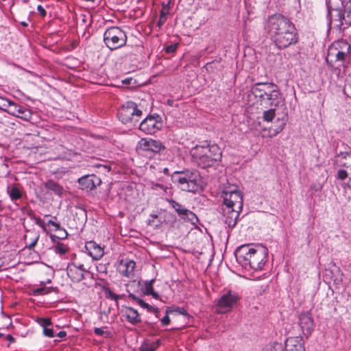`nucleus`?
<instances>
[{
    "label": "nucleus",
    "instance_id": "obj_45",
    "mask_svg": "<svg viewBox=\"0 0 351 351\" xmlns=\"http://www.w3.org/2000/svg\"><path fill=\"white\" fill-rule=\"evenodd\" d=\"M172 310H173V313H174V312L178 313L180 315H183L185 316L188 315L187 312L186 311V310L184 308L177 307Z\"/></svg>",
    "mask_w": 351,
    "mask_h": 351
},
{
    "label": "nucleus",
    "instance_id": "obj_41",
    "mask_svg": "<svg viewBox=\"0 0 351 351\" xmlns=\"http://www.w3.org/2000/svg\"><path fill=\"white\" fill-rule=\"evenodd\" d=\"M348 177V173L346 170L340 169L337 171L336 178L340 180H344Z\"/></svg>",
    "mask_w": 351,
    "mask_h": 351
},
{
    "label": "nucleus",
    "instance_id": "obj_1",
    "mask_svg": "<svg viewBox=\"0 0 351 351\" xmlns=\"http://www.w3.org/2000/svg\"><path fill=\"white\" fill-rule=\"evenodd\" d=\"M268 32L278 49H285L298 42L295 25L282 14H274L269 18Z\"/></svg>",
    "mask_w": 351,
    "mask_h": 351
},
{
    "label": "nucleus",
    "instance_id": "obj_46",
    "mask_svg": "<svg viewBox=\"0 0 351 351\" xmlns=\"http://www.w3.org/2000/svg\"><path fill=\"white\" fill-rule=\"evenodd\" d=\"M151 187L152 189H155V187H158L164 191H166L167 189V186H165L162 184L160 183H155L154 182H151Z\"/></svg>",
    "mask_w": 351,
    "mask_h": 351
},
{
    "label": "nucleus",
    "instance_id": "obj_22",
    "mask_svg": "<svg viewBox=\"0 0 351 351\" xmlns=\"http://www.w3.org/2000/svg\"><path fill=\"white\" fill-rule=\"evenodd\" d=\"M85 248L88 254L95 260H99L104 256V249L94 241L86 242Z\"/></svg>",
    "mask_w": 351,
    "mask_h": 351
},
{
    "label": "nucleus",
    "instance_id": "obj_7",
    "mask_svg": "<svg viewBox=\"0 0 351 351\" xmlns=\"http://www.w3.org/2000/svg\"><path fill=\"white\" fill-rule=\"evenodd\" d=\"M127 38L126 33L117 26L108 28L104 34V41L111 51L125 46Z\"/></svg>",
    "mask_w": 351,
    "mask_h": 351
},
{
    "label": "nucleus",
    "instance_id": "obj_16",
    "mask_svg": "<svg viewBox=\"0 0 351 351\" xmlns=\"http://www.w3.org/2000/svg\"><path fill=\"white\" fill-rule=\"evenodd\" d=\"M299 324L303 334L306 337L310 336L315 326L311 313L308 311L300 313L299 315Z\"/></svg>",
    "mask_w": 351,
    "mask_h": 351
},
{
    "label": "nucleus",
    "instance_id": "obj_57",
    "mask_svg": "<svg viewBox=\"0 0 351 351\" xmlns=\"http://www.w3.org/2000/svg\"><path fill=\"white\" fill-rule=\"evenodd\" d=\"M154 219H149L148 220V224H149V225H151V226H152V225H154Z\"/></svg>",
    "mask_w": 351,
    "mask_h": 351
},
{
    "label": "nucleus",
    "instance_id": "obj_39",
    "mask_svg": "<svg viewBox=\"0 0 351 351\" xmlns=\"http://www.w3.org/2000/svg\"><path fill=\"white\" fill-rule=\"evenodd\" d=\"M167 12H165L164 10H162L160 14L159 20L157 22V26L158 27H161L163 24L165 23L167 20Z\"/></svg>",
    "mask_w": 351,
    "mask_h": 351
},
{
    "label": "nucleus",
    "instance_id": "obj_62",
    "mask_svg": "<svg viewBox=\"0 0 351 351\" xmlns=\"http://www.w3.org/2000/svg\"><path fill=\"white\" fill-rule=\"evenodd\" d=\"M55 237H56L55 235H51V238L52 241H55L54 240Z\"/></svg>",
    "mask_w": 351,
    "mask_h": 351
},
{
    "label": "nucleus",
    "instance_id": "obj_58",
    "mask_svg": "<svg viewBox=\"0 0 351 351\" xmlns=\"http://www.w3.org/2000/svg\"><path fill=\"white\" fill-rule=\"evenodd\" d=\"M7 339L11 342L14 341V338L11 335H8Z\"/></svg>",
    "mask_w": 351,
    "mask_h": 351
},
{
    "label": "nucleus",
    "instance_id": "obj_26",
    "mask_svg": "<svg viewBox=\"0 0 351 351\" xmlns=\"http://www.w3.org/2000/svg\"><path fill=\"white\" fill-rule=\"evenodd\" d=\"M343 29L347 28L351 25V2H347L344 5L343 11Z\"/></svg>",
    "mask_w": 351,
    "mask_h": 351
},
{
    "label": "nucleus",
    "instance_id": "obj_5",
    "mask_svg": "<svg viewBox=\"0 0 351 351\" xmlns=\"http://www.w3.org/2000/svg\"><path fill=\"white\" fill-rule=\"evenodd\" d=\"M171 180L184 191L195 193L200 188L201 176L197 170L176 171L171 176Z\"/></svg>",
    "mask_w": 351,
    "mask_h": 351
},
{
    "label": "nucleus",
    "instance_id": "obj_61",
    "mask_svg": "<svg viewBox=\"0 0 351 351\" xmlns=\"http://www.w3.org/2000/svg\"><path fill=\"white\" fill-rule=\"evenodd\" d=\"M104 167V168L107 169L108 171L110 170V167L109 166H106L105 165Z\"/></svg>",
    "mask_w": 351,
    "mask_h": 351
},
{
    "label": "nucleus",
    "instance_id": "obj_44",
    "mask_svg": "<svg viewBox=\"0 0 351 351\" xmlns=\"http://www.w3.org/2000/svg\"><path fill=\"white\" fill-rule=\"evenodd\" d=\"M178 47V44H173L167 46L165 49V51L168 53H171L176 51Z\"/></svg>",
    "mask_w": 351,
    "mask_h": 351
},
{
    "label": "nucleus",
    "instance_id": "obj_6",
    "mask_svg": "<svg viewBox=\"0 0 351 351\" xmlns=\"http://www.w3.org/2000/svg\"><path fill=\"white\" fill-rule=\"evenodd\" d=\"M143 115V111L138 105L132 101H127L119 109L117 117L119 119L129 126L136 125Z\"/></svg>",
    "mask_w": 351,
    "mask_h": 351
},
{
    "label": "nucleus",
    "instance_id": "obj_47",
    "mask_svg": "<svg viewBox=\"0 0 351 351\" xmlns=\"http://www.w3.org/2000/svg\"><path fill=\"white\" fill-rule=\"evenodd\" d=\"M48 224L53 226L55 228L56 230H62V228L60 227V225L59 223H57L53 220H49L48 221Z\"/></svg>",
    "mask_w": 351,
    "mask_h": 351
},
{
    "label": "nucleus",
    "instance_id": "obj_53",
    "mask_svg": "<svg viewBox=\"0 0 351 351\" xmlns=\"http://www.w3.org/2000/svg\"><path fill=\"white\" fill-rule=\"evenodd\" d=\"M33 219L35 220V222L37 225H40L41 223V219L39 217H34Z\"/></svg>",
    "mask_w": 351,
    "mask_h": 351
},
{
    "label": "nucleus",
    "instance_id": "obj_51",
    "mask_svg": "<svg viewBox=\"0 0 351 351\" xmlns=\"http://www.w3.org/2000/svg\"><path fill=\"white\" fill-rule=\"evenodd\" d=\"M78 215L86 218V210L84 208H80L79 210Z\"/></svg>",
    "mask_w": 351,
    "mask_h": 351
},
{
    "label": "nucleus",
    "instance_id": "obj_19",
    "mask_svg": "<svg viewBox=\"0 0 351 351\" xmlns=\"http://www.w3.org/2000/svg\"><path fill=\"white\" fill-rule=\"evenodd\" d=\"M224 222L229 228H232L235 226L238 220L240 210L224 208H223Z\"/></svg>",
    "mask_w": 351,
    "mask_h": 351
},
{
    "label": "nucleus",
    "instance_id": "obj_30",
    "mask_svg": "<svg viewBox=\"0 0 351 351\" xmlns=\"http://www.w3.org/2000/svg\"><path fill=\"white\" fill-rule=\"evenodd\" d=\"M160 343V341L157 340L156 342H144L143 343L140 348V351H156L157 348L158 347Z\"/></svg>",
    "mask_w": 351,
    "mask_h": 351
},
{
    "label": "nucleus",
    "instance_id": "obj_36",
    "mask_svg": "<svg viewBox=\"0 0 351 351\" xmlns=\"http://www.w3.org/2000/svg\"><path fill=\"white\" fill-rule=\"evenodd\" d=\"M106 298H110V300H114L117 302L119 299L123 298L124 295H117L112 292L109 288H106L104 290Z\"/></svg>",
    "mask_w": 351,
    "mask_h": 351
},
{
    "label": "nucleus",
    "instance_id": "obj_33",
    "mask_svg": "<svg viewBox=\"0 0 351 351\" xmlns=\"http://www.w3.org/2000/svg\"><path fill=\"white\" fill-rule=\"evenodd\" d=\"M19 106L20 105L10 100L8 107H7L5 112L11 115L16 116V113L18 112V108Z\"/></svg>",
    "mask_w": 351,
    "mask_h": 351
},
{
    "label": "nucleus",
    "instance_id": "obj_27",
    "mask_svg": "<svg viewBox=\"0 0 351 351\" xmlns=\"http://www.w3.org/2000/svg\"><path fill=\"white\" fill-rule=\"evenodd\" d=\"M129 298L133 300L134 301L136 302V303L141 307L147 308V311L149 312H154L155 313H158L159 312V310L158 308H154L153 306H150L149 304L145 302L143 300L136 297L133 293H130Z\"/></svg>",
    "mask_w": 351,
    "mask_h": 351
},
{
    "label": "nucleus",
    "instance_id": "obj_31",
    "mask_svg": "<svg viewBox=\"0 0 351 351\" xmlns=\"http://www.w3.org/2000/svg\"><path fill=\"white\" fill-rule=\"evenodd\" d=\"M287 120V115L285 114L282 118H278L277 119L278 122H279V125L276 126V128H274V132L275 134H277L282 132L286 125V122Z\"/></svg>",
    "mask_w": 351,
    "mask_h": 351
},
{
    "label": "nucleus",
    "instance_id": "obj_28",
    "mask_svg": "<svg viewBox=\"0 0 351 351\" xmlns=\"http://www.w3.org/2000/svg\"><path fill=\"white\" fill-rule=\"evenodd\" d=\"M15 117L29 121H31L32 118V113L30 110L27 109L24 106L20 105L19 108H18V112Z\"/></svg>",
    "mask_w": 351,
    "mask_h": 351
},
{
    "label": "nucleus",
    "instance_id": "obj_42",
    "mask_svg": "<svg viewBox=\"0 0 351 351\" xmlns=\"http://www.w3.org/2000/svg\"><path fill=\"white\" fill-rule=\"evenodd\" d=\"M9 102V99L0 97V109L5 112L7 107H8Z\"/></svg>",
    "mask_w": 351,
    "mask_h": 351
},
{
    "label": "nucleus",
    "instance_id": "obj_29",
    "mask_svg": "<svg viewBox=\"0 0 351 351\" xmlns=\"http://www.w3.org/2000/svg\"><path fill=\"white\" fill-rule=\"evenodd\" d=\"M39 237H40V234H38V232H30L29 234L28 235H25L24 237L25 239L27 240L28 238H29L30 239V242L29 243H27L26 244V247L29 250H32L34 249V247H35V245H36L38 239H39Z\"/></svg>",
    "mask_w": 351,
    "mask_h": 351
},
{
    "label": "nucleus",
    "instance_id": "obj_14",
    "mask_svg": "<svg viewBox=\"0 0 351 351\" xmlns=\"http://www.w3.org/2000/svg\"><path fill=\"white\" fill-rule=\"evenodd\" d=\"M239 296L237 293L232 291H228L224 293L218 302L217 306L221 313H226L232 308L237 304Z\"/></svg>",
    "mask_w": 351,
    "mask_h": 351
},
{
    "label": "nucleus",
    "instance_id": "obj_34",
    "mask_svg": "<svg viewBox=\"0 0 351 351\" xmlns=\"http://www.w3.org/2000/svg\"><path fill=\"white\" fill-rule=\"evenodd\" d=\"M69 248L68 247L67 245L60 242H58L57 245L54 247L55 252L60 255L65 254L66 252H69Z\"/></svg>",
    "mask_w": 351,
    "mask_h": 351
},
{
    "label": "nucleus",
    "instance_id": "obj_4",
    "mask_svg": "<svg viewBox=\"0 0 351 351\" xmlns=\"http://www.w3.org/2000/svg\"><path fill=\"white\" fill-rule=\"evenodd\" d=\"M351 56V45L346 40H338L333 42L328 49L326 58V63L330 67L344 66Z\"/></svg>",
    "mask_w": 351,
    "mask_h": 351
},
{
    "label": "nucleus",
    "instance_id": "obj_59",
    "mask_svg": "<svg viewBox=\"0 0 351 351\" xmlns=\"http://www.w3.org/2000/svg\"><path fill=\"white\" fill-rule=\"evenodd\" d=\"M150 217H152V219H157L158 218V215L156 214H152L150 215Z\"/></svg>",
    "mask_w": 351,
    "mask_h": 351
},
{
    "label": "nucleus",
    "instance_id": "obj_15",
    "mask_svg": "<svg viewBox=\"0 0 351 351\" xmlns=\"http://www.w3.org/2000/svg\"><path fill=\"white\" fill-rule=\"evenodd\" d=\"M77 183L80 189L89 192L99 186L101 184V180L94 174L86 175L80 178Z\"/></svg>",
    "mask_w": 351,
    "mask_h": 351
},
{
    "label": "nucleus",
    "instance_id": "obj_11",
    "mask_svg": "<svg viewBox=\"0 0 351 351\" xmlns=\"http://www.w3.org/2000/svg\"><path fill=\"white\" fill-rule=\"evenodd\" d=\"M167 202L171 205L174 210L182 219L190 221L193 224L198 222L199 219L196 215L180 203L173 199H167Z\"/></svg>",
    "mask_w": 351,
    "mask_h": 351
},
{
    "label": "nucleus",
    "instance_id": "obj_37",
    "mask_svg": "<svg viewBox=\"0 0 351 351\" xmlns=\"http://www.w3.org/2000/svg\"><path fill=\"white\" fill-rule=\"evenodd\" d=\"M275 109H269L263 112V119L265 121H271L275 117Z\"/></svg>",
    "mask_w": 351,
    "mask_h": 351
},
{
    "label": "nucleus",
    "instance_id": "obj_49",
    "mask_svg": "<svg viewBox=\"0 0 351 351\" xmlns=\"http://www.w3.org/2000/svg\"><path fill=\"white\" fill-rule=\"evenodd\" d=\"M94 332L99 336L103 335L104 333H106L107 332H105L102 328H95Z\"/></svg>",
    "mask_w": 351,
    "mask_h": 351
},
{
    "label": "nucleus",
    "instance_id": "obj_23",
    "mask_svg": "<svg viewBox=\"0 0 351 351\" xmlns=\"http://www.w3.org/2000/svg\"><path fill=\"white\" fill-rule=\"evenodd\" d=\"M36 322L43 327V335L48 337H53L55 336L53 330L52 328H50L52 325L51 319L49 317H38L36 319Z\"/></svg>",
    "mask_w": 351,
    "mask_h": 351
},
{
    "label": "nucleus",
    "instance_id": "obj_60",
    "mask_svg": "<svg viewBox=\"0 0 351 351\" xmlns=\"http://www.w3.org/2000/svg\"><path fill=\"white\" fill-rule=\"evenodd\" d=\"M21 24L24 26V27H27V23L26 22H21Z\"/></svg>",
    "mask_w": 351,
    "mask_h": 351
},
{
    "label": "nucleus",
    "instance_id": "obj_21",
    "mask_svg": "<svg viewBox=\"0 0 351 351\" xmlns=\"http://www.w3.org/2000/svg\"><path fill=\"white\" fill-rule=\"evenodd\" d=\"M304 341L302 337H292L287 339V351H305Z\"/></svg>",
    "mask_w": 351,
    "mask_h": 351
},
{
    "label": "nucleus",
    "instance_id": "obj_50",
    "mask_svg": "<svg viewBox=\"0 0 351 351\" xmlns=\"http://www.w3.org/2000/svg\"><path fill=\"white\" fill-rule=\"evenodd\" d=\"M61 230H62L63 232L60 234V236L58 237V238L60 239H64L66 238L68 234H67V232H66V230L62 228Z\"/></svg>",
    "mask_w": 351,
    "mask_h": 351
},
{
    "label": "nucleus",
    "instance_id": "obj_18",
    "mask_svg": "<svg viewBox=\"0 0 351 351\" xmlns=\"http://www.w3.org/2000/svg\"><path fill=\"white\" fill-rule=\"evenodd\" d=\"M135 266V262L132 260H122L119 265L118 271L121 275L132 278L134 276Z\"/></svg>",
    "mask_w": 351,
    "mask_h": 351
},
{
    "label": "nucleus",
    "instance_id": "obj_12",
    "mask_svg": "<svg viewBox=\"0 0 351 351\" xmlns=\"http://www.w3.org/2000/svg\"><path fill=\"white\" fill-rule=\"evenodd\" d=\"M138 147L150 154H159L165 149V145L158 140L143 138L138 143Z\"/></svg>",
    "mask_w": 351,
    "mask_h": 351
},
{
    "label": "nucleus",
    "instance_id": "obj_40",
    "mask_svg": "<svg viewBox=\"0 0 351 351\" xmlns=\"http://www.w3.org/2000/svg\"><path fill=\"white\" fill-rule=\"evenodd\" d=\"M154 280L152 279L151 280H149V282H146L145 284V293L146 295H149L150 293H152L153 292V290H154V288H153V282H154Z\"/></svg>",
    "mask_w": 351,
    "mask_h": 351
},
{
    "label": "nucleus",
    "instance_id": "obj_3",
    "mask_svg": "<svg viewBox=\"0 0 351 351\" xmlns=\"http://www.w3.org/2000/svg\"><path fill=\"white\" fill-rule=\"evenodd\" d=\"M190 154L197 165L202 169L217 165L222 155L217 145H210L207 142L195 145L191 149Z\"/></svg>",
    "mask_w": 351,
    "mask_h": 351
},
{
    "label": "nucleus",
    "instance_id": "obj_38",
    "mask_svg": "<svg viewBox=\"0 0 351 351\" xmlns=\"http://www.w3.org/2000/svg\"><path fill=\"white\" fill-rule=\"evenodd\" d=\"M173 313V310L171 308H167L165 311V316L161 319L162 324L163 326H167L170 323V319L169 315Z\"/></svg>",
    "mask_w": 351,
    "mask_h": 351
},
{
    "label": "nucleus",
    "instance_id": "obj_13",
    "mask_svg": "<svg viewBox=\"0 0 351 351\" xmlns=\"http://www.w3.org/2000/svg\"><path fill=\"white\" fill-rule=\"evenodd\" d=\"M68 277L73 282L77 283L82 281L86 276H90V273L84 268V265H76L74 263H69L66 267Z\"/></svg>",
    "mask_w": 351,
    "mask_h": 351
},
{
    "label": "nucleus",
    "instance_id": "obj_20",
    "mask_svg": "<svg viewBox=\"0 0 351 351\" xmlns=\"http://www.w3.org/2000/svg\"><path fill=\"white\" fill-rule=\"evenodd\" d=\"M334 165L340 168L351 169L350 153L348 152H341L335 156Z\"/></svg>",
    "mask_w": 351,
    "mask_h": 351
},
{
    "label": "nucleus",
    "instance_id": "obj_17",
    "mask_svg": "<svg viewBox=\"0 0 351 351\" xmlns=\"http://www.w3.org/2000/svg\"><path fill=\"white\" fill-rule=\"evenodd\" d=\"M328 19L331 25L333 24L337 29H341L343 26V11L341 9H329Z\"/></svg>",
    "mask_w": 351,
    "mask_h": 351
},
{
    "label": "nucleus",
    "instance_id": "obj_35",
    "mask_svg": "<svg viewBox=\"0 0 351 351\" xmlns=\"http://www.w3.org/2000/svg\"><path fill=\"white\" fill-rule=\"evenodd\" d=\"M53 289V287H47L45 286H43L41 287L34 289L33 293L34 295H45L50 293Z\"/></svg>",
    "mask_w": 351,
    "mask_h": 351
},
{
    "label": "nucleus",
    "instance_id": "obj_8",
    "mask_svg": "<svg viewBox=\"0 0 351 351\" xmlns=\"http://www.w3.org/2000/svg\"><path fill=\"white\" fill-rule=\"evenodd\" d=\"M252 93L256 97H259L261 101H270L271 105H273V101L277 99L280 95L278 86L273 83H256L252 88Z\"/></svg>",
    "mask_w": 351,
    "mask_h": 351
},
{
    "label": "nucleus",
    "instance_id": "obj_52",
    "mask_svg": "<svg viewBox=\"0 0 351 351\" xmlns=\"http://www.w3.org/2000/svg\"><path fill=\"white\" fill-rule=\"evenodd\" d=\"M56 336L60 338H64L66 336V332L64 330H61L56 335Z\"/></svg>",
    "mask_w": 351,
    "mask_h": 351
},
{
    "label": "nucleus",
    "instance_id": "obj_10",
    "mask_svg": "<svg viewBox=\"0 0 351 351\" xmlns=\"http://www.w3.org/2000/svg\"><path fill=\"white\" fill-rule=\"evenodd\" d=\"M162 127L161 118L158 115L147 117L139 125V130L147 134H153Z\"/></svg>",
    "mask_w": 351,
    "mask_h": 351
},
{
    "label": "nucleus",
    "instance_id": "obj_2",
    "mask_svg": "<svg viewBox=\"0 0 351 351\" xmlns=\"http://www.w3.org/2000/svg\"><path fill=\"white\" fill-rule=\"evenodd\" d=\"M237 261L243 267L258 271L263 268L267 262V249L263 246L252 245H243L239 247L235 252Z\"/></svg>",
    "mask_w": 351,
    "mask_h": 351
},
{
    "label": "nucleus",
    "instance_id": "obj_24",
    "mask_svg": "<svg viewBox=\"0 0 351 351\" xmlns=\"http://www.w3.org/2000/svg\"><path fill=\"white\" fill-rule=\"evenodd\" d=\"M125 316L127 320L134 325L141 322L139 313L136 309L132 307H127L125 308Z\"/></svg>",
    "mask_w": 351,
    "mask_h": 351
},
{
    "label": "nucleus",
    "instance_id": "obj_43",
    "mask_svg": "<svg viewBox=\"0 0 351 351\" xmlns=\"http://www.w3.org/2000/svg\"><path fill=\"white\" fill-rule=\"evenodd\" d=\"M266 351H283V350L280 344H275L268 346Z\"/></svg>",
    "mask_w": 351,
    "mask_h": 351
},
{
    "label": "nucleus",
    "instance_id": "obj_54",
    "mask_svg": "<svg viewBox=\"0 0 351 351\" xmlns=\"http://www.w3.org/2000/svg\"><path fill=\"white\" fill-rule=\"evenodd\" d=\"M132 80V78H127L124 80H123V83L125 84H130V82Z\"/></svg>",
    "mask_w": 351,
    "mask_h": 351
},
{
    "label": "nucleus",
    "instance_id": "obj_48",
    "mask_svg": "<svg viewBox=\"0 0 351 351\" xmlns=\"http://www.w3.org/2000/svg\"><path fill=\"white\" fill-rule=\"evenodd\" d=\"M37 10H38V12L40 13V14L42 16H46L47 12H46L45 10L44 9V8L42 5H38V7H37Z\"/></svg>",
    "mask_w": 351,
    "mask_h": 351
},
{
    "label": "nucleus",
    "instance_id": "obj_56",
    "mask_svg": "<svg viewBox=\"0 0 351 351\" xmlns=\"http://www.w3.org/2000/svg\"><path fill=\"white\" fill-rule=\"evenodd\" d=\"M162 172L164 173V174L165 175H169V170L168 168L165 167V168H163L162 169Z\"/></svg>",
    "mask_w": 351,
    "mask_h": 351
},
{
    "label": "nucleus",
    "instance_id": "obj_9",
    "mask_svg": "<svg viewBox=\"0 0 351 351\" xmlns=\"http://www.w3.org/2000/svg\"><path fill=\"white\" fill-rule=\"evenodd\" d=\"M222 197L226 208L241 210L243 208V196L237 186L229 187L222 192Z\"/></svg>",
    "mask_w": 351,
    "mask_h": 351
},
{
    "label": "nucleus",
    "instance_id": "obj_55",
    "mask_svg": "<svg viewBox=\"0 0 351 351\" xmlns=\"http://www.w3.org/2000/svg\"><path fill=\"white\" fill-rule=\"evenodd\" d=\"M149 295H152L153 298H156V299H158L159 298V295L157 293L154 292V291L153 290V292L152 293H150Z\"/></svg>",
    "mask_w": 351,
    "mask_h": 351
},
{
    "label": "nucleus",
    "instance_id": "obj_25",
    "mask_svg": "<svg viewBox=\"0 0 351 351\" xmlns=\"http://www.w3.org/2000/svg\"><path fill=\"white\" fill-rule=\"evenodd\" d=\"M44 186L47 189L53 192L54 194L58 196H61L63 193V187L53 180H47L45 182Z\"/></svg>",
    "mask_w": 351,
    "mask_h": 351
},
{
    "label": "nucleus",
    "instance_id": "obj_32",
    "mask_svg": "<svg viewBox=\"0 0 351 351\" xmlns=\"http://www.w3.org/2000/svg\"><path fill=\"white\" fill-rule=\"evenodd\" d=\"M8 193L12 200L19 199L22 196L21 191L16 186H12Z\"/></svg>",
    "mask_w": 351,
    "mask_h": 351
}]
</instances>
